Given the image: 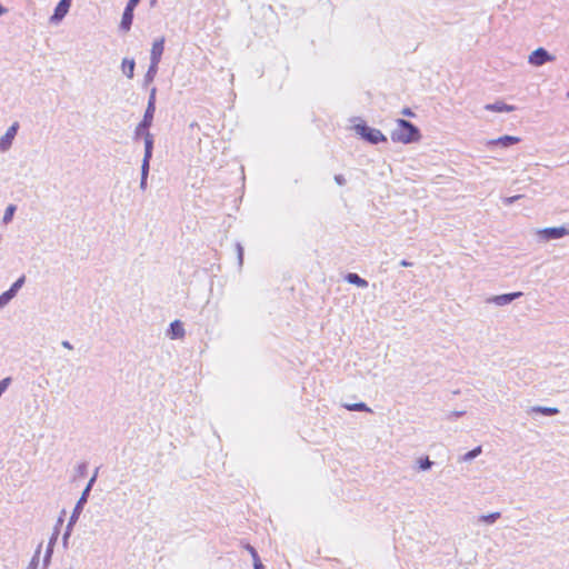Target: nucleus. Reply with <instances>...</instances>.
I'll return each instance as SVG.
<instances>
[{"mask_svg":"<svg viewBox=\"0 0 569 569\" xmlns=\"http://www.w3.org/2000/svg\"><path fill=\"white\" fill-rule=\"evenodd\" d=\"M396 123L397 127L391 132V140L393 142L409 144L420 140V131L415 124L405 119H398Z\"/></svg>","mask_w":569,"mask_h":569,"instance_id":"obj_1","label":"nucleus"},{"mask_svg":"<svg viewBox=\"0 0 569 569\" xmlns=\"http://www.w3.org/2000/svg\"><path fill=\"white\" fill-rule=\"evenodd\" d=\"M153 116L154 112H151V110H146L141 122L136 127L134 130V139H143L146 153H152L153 151V134L150 132Z\"/></svg>","mask_w":569,"mask_h":569,"instance_id":"obj_2","label":"nucleus"},{"mask_svg":"<svg viewBox=\"0 0 569 569\" xmlns=\"http://www.w3.org/2000/svg\"><path fill=\"white\" fill-rule=\"evenodd\" d=\"M536 236L539 242H549L561 239L569 236V223H563L559 227L538 229L536 231Z\"/></svg>","mask_w":569,"mask_h":569,"instance_id":"obj_3","label":"nucleus"},{"mask_svg":"<svg viewBox=\"0 0 569 569\" xmlns=\"http://www.w3.org/2000/svg\"><path fill=\"white\" fill-rule=\"evenodd\" d=\"M355 130L359 136H361V138H363L365 140L372 144L385 142L387 140V138L380 130L371 128L366 123L356 124Z\"/></svg>","mask_w":569,"mask_h":569,"instance_id":"obj_4","label":"nucleus"},{"mask_svg":"<svg viewBox=\"0 0 569 569\" xmlns=\"http://www.w3.org/2000/svg\"><path fill=\"white\" fill-rule=\"evenodd\" d=\"M555 56L550 54L545 48H538L529 54L528 62L533 67H541L547 62L555 61Z\"/></svg>","mask_w":569,"mask_h":569,"instance_id":"obj_5","label":"nucleus"},{"mask_svg":"<svg viewBox=\"0 0 569 569\" xmlns=\"http://www.w3.org/2000/svg\"><path fill=\"white\" fill-rule=\"evenodd\" d=\"M19 130V122H13L6 133L0 138V152H7L12 147L13 140Z\"/></svg>","mask_w":569,"mask_h":569,"instance_id":"obj_6","label":"nucleus"},{"mask_svg":"<svg viewBox=\"0 0 569 569\" xmlns=\"http://www.w3.org/2000/svg\"><path fill=\"white\" fill-rule=\"evenodd\" d=\"M140 0H129L124 8L122 19L120 22V29L122 31H129L133 20V10L138 6Z\"/></svg>","mask_w":569,"mask_h":569,"instance_id":"obj_7","label":"nucleus"},{"mask_svg":"<svg viewBox=\"0 0 569 569\" xmlns=\"http://www.w3.org/2000/svg\"><path fill=\"white\" fill-rule=\"evenodd\" d=\"M72 0H60L54 8L53 14L50 17V22L58 24L68 14Z\"/></svg>","mask_w":569,"mask_h":569,"instance_id":"obj_8","label":"nucleus"},{"mask_svg":"<svg viewBox=\"0 0 569 569\" xmlns=\"http://www.w3.org/2000/svg\"><path fill=\"white\" fill-rule=\"evenodd\" d=\"M97 473H98V471H96L94 475L92 476V478L89 480L87 487L84 488L81 497L79 498V500H78V502H77V505H76V507L73 509V512H72L71 517H76V521L79 518V515H80V512H81V510L83 508V505L88 500V497H89V493L91 491V488H92V486H93V483H94V481L97 479Z\"/></svg>","mask_w":569,"mask_h":569,"instance_id":"obj_9","label":"nucleus"},{"mask_svg":"<svg viewBox=\"0 0 569 569\" xmlns=\"http://www.w3.org/2000/svg\"><path fill=\"white\" fill-rule=\"evenodd\" d=\"M63 522V519L62 517H60L58 519V522L54 527V530L52 532V536L51 538L49 539V542H48V546H47V550H46V555H44V558H43V567L47 568L50 563V560H51V556L53 553V547L58 540V536H59V527L62 525Z\"/></svg>","mask_w":569,"mask_h":569,"instance_id":"obj_10","label":"nucleus"},{"mask_svg":"<svg viewBox=\"0 0 569 569\" xmlns=\"http://www.w3.org/2000/svg\"><path fill=\"white\" fill-rule=\"evenodd\" d=\"M152 158V153L143 152V159L141 163V178H140V189L142 191L147 190L148 187V176L150 171V160Z\"/></svg>","mask_w":569,"mask_h":569,"instance_id":"obj_11","label":"nucleus"},{"mask_svg":"<svg viewBox=\"0 0 569 569\" xmlns=\"http://www.w3.org/2000/svg\"><path fill=\"white\" fill-rule=\"evenodd\" d=\"M522 296V292H511V293H503L499 296H493L488 299L489 303H495L496 306H506L512 302L513 300L520 298Z\"/></svg>","mask_w":569,"mask_h":569,"instance_id":"obj_12","label":"nucleus"},{"mask_svg":"<svg viewBox=\"0 0 569 569\" xmlns=\"http://www.w3.org/2000/svg\"><path fill=\"white\" fill-rule=\"evenodd\" d=\"M164 50V38H159L152 43L150 62L159 63Z\"/></svg>","mask_w":569,"mask_h":569,"instance_id":"obj_13","label":"nucleus"},{"mask_svg":"<svg viewBox=\"0 0 569 569\" xmlns=\"http://www.w3.org/2000/svg\"><path fill=\"white\" fill-rule=\"evenodd\" d=\"M520 141V139L518 137H513V136H502L498 139H492V140H489L487 142V147H492V146H500L502 148H508L512 144H516Z\"/></svg>","mask_w":569,"mask_h":569,"instance_id":"obj_14","label":"nucleus"},{"mask_svg":"<svg viewBox=\"0 0 569 569\" xmlns=\"http://www.w3.org/2000/svg\"><path fill=\"white\" fill-rule=\"evenodd\" d=\"M485 109L493 112H511L516 110V107L512 104H507L503 101H496L493 103L486 104Z\"/></svg>","mask_w":569,"mask_h":569,"instance_id":"obj_15","label":"nucleus"},{"mask_svg":"<svg viewBox=\"0 0 569 569\" xmlns=\"http://www.w3.org/2000/svg\"><path fill=\"white\" fill-rule=\"evenodd\" d=\"M241 547L250 553L253 561V569H264L257 550L250 543L241 541Z\"/></svg>","mask_w":569,"mask_h":569,"instance_id":"obj_16","label":"nucleus"},{"mask_svg":"<svg viewBox=\"0 0 569 569\" xmlns=\"http://www.w3.org/2000/svg\"><path fill=\"white\" fill-rule=\"evenodd\" d=\"M169 336L171 339H179L184 337V328L179 320H174L170 325Z\"/></svg>","mask_w":569,"mask_h":569,"instance_id":"obj_17","label":"nucleus"},{"mask_svg":"<svg viewBox=\"0 0 569 569\" xmlns=\"http://www.w3.org/2000/svg\"><path fill=\"white\" fill-rule=\"evenodd\" d=\"M134 60L124 58L121 63L122 72L129 78L132 79L134 74Z\"/></svg>","mask_w":569,"mask_h":569,"instance_id":"obj_18","label":"nucleus"},{"mask_svg":"<svg viewBox=\"0 0 569 569\" xmlns=\"http://www.w3.org/2000/svg\"><path fill=\"white\" fill-rule=\"evenodd\" d=\"M346 280L351 283V284H355L359 288H367L368 287V281L363 278H361L359 274L357 273H348L346 276Z\"/></svg>","mask_w":569,"mask_h":569,"instance_id":"obj_19","label":"nucleus"},{"mask_svg":"<svg viewBox=\"0 0 569 569\" xmlns=\"http://www.w3.org/2000/svg\"><path fill=\"white\" fill-rule=\"evenodd\" d=\"M343 408H346L349 411H366V412H372L371 408H369L365 402H357V403H345Z\"/></svg>","mask_w":569,"mask_h":569,"instance_id":"obj_20","label":"nucleus"},{"mask_svg":"<svg viewBox=\"0 0 569 569\" xmlns=\"http://www.w3.org/2000/svg\"><path fill=\"white\" fill-rule=\"evenodd\" d=\"M501 517V513L500 512H491L489 515H482L478 518V522H483V523H487V525H492L495 523L499 518Z\"/></svg>","mask_w":569,"mask_h":569,"instance_id":"obj_21","label":"nucleus"},{"mask_svg":"<svg viewBox=\"0 0 569 569\" xmlns=\"http://www.w3.org/2000/svg\"><path fill=\"white\" fill-rule=\"evenodd\" d=\"M530 411L542 413L545 416H555L559 412V410L557 408L541 407V406L532 407Z\"/></svg>","mask_w":569,"mask_h":569,"instance_id":"obj_22","label":"nucleus"},{"mask_svg":"<svg viewBox=\"0 0 569 569\" xmlns=\"http://www.w3.org/2000/svg\"><path fill=\"white\" fill-rule=\"evenodd\" d=\"M482 452V447L478 446L472 450L468 451L463 456H461L460 461L468 462L477 458Z\"/></svg>","mask_w":569,"mask_h":569,"instance_id":"obj_23","label":"nucleus"},{"mask_svg":"<svg viewBox=\"0 0 569 569\" xmlns=\"http://www.w3.org/2000/svg\"><path fill=\"white\" fill-rule=\"evenodd\" d=\"M158 66L159 63H153V62H150V66L147 70V73L144 76V82L146 83H149V82H152L154 77L157 76V72H158Z\"/></svg>","mask_w":569,"mask_h":569,"instance_id":"obj_24","label":"nucleus"},{"mask_svg":"<svg viewBox=\"0 0 569 569\" xmlns=\"http://www.w3.org/2000/svg\"><path fill=\"white\" fill-rule=\"evenodd\" d=\"M16 210H17V207L14 204H9L6 208L3 217H2L3 224H8L12 221Z\"/></svg>","mask_w":569,"mask_h":569,"instance_id":"obj_25","label":"nucleus"},{"mask_svg":"<svg viewBox=\"0 0 569 569\" xmlns=\"http://www.w3.org/2000/svg\"><path fill=\"white\" fill-rule=\"evenodd\" d=\"M76 523V517H70L69 519V522L66 527V531L63 533V537H62V542H63V546L67 547L68 546V540L71 536V532H72V528Z\"/></svg>","mask_w":569,"mask_h":569,"instance_id":"obj_26","label":"nucleus"},{"mask_svg":"<svg viewBox=\"0 0 569 569\" xmlns=\"http://www.w3.org/2000/svg\"><path fill=\"white\" fill-rule=\"evenodd\" d=\"M41 547H42V543H40L38 546V548H37L36 552H34L33 557L31 558L27 569H37L38 568L39 561H40Z\"/></svg>","mask_w":569,"mask_h":569,"instance_id":"obj_27","label":"nucleus"},{"mask_svg":"<svg viewBox=\"0 0 569 569\" xmlns=\"http://www.w3.org/2000/svg\"><path fill=\"white\" fill-rule=\"evenodd\" d=\"M16 296L7 290L0 295V309L4 308Z\"/></svg>","mask_w":569,"mask_h":569,"instance_id":"obj_28","label":"nucleus"},{"mask_svg":"<svg viewBox=\"0 0 569 569\" xmlns=\"http://www.w3.org/2000/svg\"><path fill=\"white\" fill-rule=\"evenodd\" d=\"M24 281H26V277L22 274L21 277H19L10 287V291L17 296L18 291L22 288V286L24 284Z\"/></svg>","mask_w":569,"mask_h":569,"instance_id":"obj_29","label":"nucleus"},{"mask_svg":"<svg viewBox=\"0 0 569 569\" xmlns=\"http://www.w3.org/2000/svg\"><path fill=\"white\" fill-rule=\"evenodd\" d=\"M156 92H157V89L152 88L150 96H149L148 106L146 109L147 111H150V110H151V112L156 111Z\"/></svg>","mask_w":569,"mask_h":569,"instance_id":"obj_30","label":"nucleus"},{"mask_svg":"<svg viewBox=\"0 0 569 569\" xmlns=\"http://www.w3.org/2000/svg\"><path fill=\"white\" fill-rule=\"evenodd\" d=\"M432 466H433V461H431L428 457L420 458L418 460V467L422 471L429 470Z\"/></svg>","mask_w":569,"mask_h":569,"instance_id":"obj_31","label":"nucleus"},{"mask_svg":"<svg viewBox=\"0 0 569 569\" xmlns=\"http://www.w3.org/2000/svg\"><path fill=\"white\" fill-rule=\"evenodd\" d=\"M236 251L238 257V264L239 267H242L243 264V247L240 242H236Z\"/></svg>","mask_w":569,"mask_h":569,"instance_id":"obj_32","label":"nucleus"},{"mask_svg":"<svg viewBox=\"0 0 569 569\" xmlns=\"http://www.w3.org/2000/svg\"><path fill=\"white\" fill-rule=\"evenodd\" d=\"M521 198H522V194H517V196H512V197H506L502 199V201L506 206H511L512 203H515L517 200H519Z\"/></svg>","mask_w":569,"mask_h":569,"instance_id":"obj_33","label":"nucleus"},{"mask_svg":"<svg viewBox=\"0 0 569 569\" xmlns=\"http://www.w3.org/2000/svg\"><path fill=\"white\" fill-rule=\"evenodd\" d=\"M87 468H88V466H87L86 462L79 463L78 467H77L78 476L79 477H83L86 475V472H87Z\"/></svg>","mask_w":569,"mask_h":569,"instance_id":"obj_34","label":"nucleus"},{"mask_svg":"<svg viewBox=\"0 0 569 569\" xmlns=\"http://www.w3.org/2000/svg\"><path fill=\"white\" fill-rule=\"evenodd\" d=\"M335 180H336V182H337L338 184H340V186H342V184H345V183H346V179L343 178V176H342V174H337V176L335 177Z\"/></svg>","mask_w":569,"mask_h":569,"instance_id":"obj_35","label":"nucleus"},{"mask_svg":"<svg viewBox=\"0 0 569 569\" xmlns=\"http://www.w3.org/2000/svg\"><path fill=\"white\" fill-rule=\"evenodd\" d=\"M62 347L68 349V350H72L73 349V346L68 341V340H63L61 342Z\"/></svg>","mask_w":569,"mask_h":569,"instance_id":"obj_36","label":"nucleus"},{"mask_svg":"<svg viewBox=\"0 0 569 569\" xmlns=\"http://www.w3.org/2000/svg\"><path fill=\"white\" fill-rule=\"evenodd\" d=\"M400 266H402V267H410V266H412V262H410L408 260H401L400 261Z\"/></svg>","mask_w":569,"mask_h":569,"instance_id":"obj_37","label":"nucleus"},{"mask_svg":"<svg viewBox=\"0 0 569 569\" xmlns=\"http://www.w3.org/2000/svg\"><path fill=\"white\" fill-rule=\"evenodd\" d=\"M402 114L410 117V116H413V112L410 109L406 108V109H403Z\"/></svg>","mask_w":569,"mask_h":569,"instance_id":"obj_38","label":"nucleus"},{"mask_svg":"<svg viewBox=\"0 0 569 569\" xmlns=\"http://www.w3.org/2000/svg\"><path fill=\"white\" fill-rule=\"evenodd\" d=\"M462 415H463V412H462V411H456V412H452V413H451V416H452V417H456V418H458V417H460V416H462Z\"/></svg>","mask_w":569,"mask_h":569,"instance_id":"obj_39","label":"nucleus"},{"mask_svg":"<svg viewBox=\"0 0 569 569\" xmlns=\"http://www.w3.org/2000/svg\"><path fill=\"white\" fill-rule=\"evenodd\" d=\"M7 12V8L0 4V16Z\"/></svg>","mask_w":569,"mask_h":569,"instance_id":"obj_40","label":"nucleus"},{"mask_svg":"<svg viewBox=\"0 0 569 569\" xmlns=\"http://www.w3.org/2000/svg\"><path fill=\"white\" fill-rule=\"evenodd\" d=\"M151 2H156V0H151Z\"/></svg>","mask_w":569,"mask_h":569,"instance_id":"obj_41","label":"nucleus"}]
</instances>
